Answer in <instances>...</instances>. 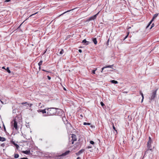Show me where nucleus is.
Returning a JSON list of instances; mask_svg holds the SVG:
<instances>
[{
  "label": "nucleus",
  "mask_w": 159,
  "mask_h": 159,
  "mask_svg": "<svg viewBox=\"0 0 159 159\" xmlns=\"http://www.w3.org/2000/svg\"><path fill=\"white\" fill-rule=\"evenodd\" d=\"M19 157V155L18 154H15L14 157L15 158H18Z\"/></svg>",
  "instance_id": "nucleus-18"
},
{
  "label": "nucleus",
  "mask_w": 159,
  "mask_h": 159,
  "mask_svg": "<svg viewBox=\"0 0 159 159\" xmlns=\"http://www.w3.org/2000/svg\"><path fill=\"white\" fill-rule=\"evenodd\" d=\"M26 103H27V102H23L21 104H22L23 105V104H26Z\"/></svg>",
  "instance_id": "nucleus-46"
},
{
  "label": "nucleus",
  "mask_w": 159,
  "mask_h": 159,
  "mask_svg": "<svg viewBox=\"0 0 159 159\" xmlns=\"http://www.w3.org/2000/svg\"><path fill=\"white\" fill-rule=\"evenodd\" d=\"M46 109H44L43 110H39V111L40 112H41L43 114H44V113H46Z\"/></svg>",
  "instance_id": "nucleus-14"
},
{
  "label": "nucleus",
  "mask_w": 159,
  "mask_h": 159,
  "mask_svg": "<svg viewBox=\"0 0 159 159\" xmlns=\"http://www.w3.org/2000/svg\"><path fill=\"white\" fill-rule=\"evenodd\" d=\"M129 32L127 33V34L126 35V36H125V37L124 38V40H125L127 37L129 35Z\"/></svg>",
  "instance_id": "nucleus-30"
},
{
  "label": "nucleus",
  "mask_w": 159,
  "mask_h": 159,
  "mask_svg": "<svg viewBox=\"0 0 159 159\" xmlns=\"http://www.w3.org/2000/svg\"><path fill=\"white\" fill-rule=\"evenodd\" d=\"M64 53V51L63 49H61V51H60L59 54L60 55H61Z\"/></svg>",
  "instance_id": "nucleus-13"
},
{
  "label": "nucleus",
  "mask_w": 159,
  "mask_h": 159,
  "mask_svg": "<svg viewBox=\"0 0 159 159\" xmlns=\"http://www.w3.org/2000/svg\"><path fill=\"white\" fill-rule=\"evenodd\" d=\"M3 125L4 126V131H6V129L5 126L4 124Z\"/></svg>",
  "instance_id": "nucleus-43"
},
{
  "label": "nucleus",
  "mask_w": 159,
  "mask_h": 159,
  "mask_svg": "<svg viewBox=\"0 0 159 159\" xmlns=\"http://www.w3.org/2000/svg\"><path fill=\"white\" fill-rule=\"evenodd\" d=\"M82 43L84 44L85 45H88L90 43V42L87 41L85 39H84L83 40Z\"/></svg>",
  "instance_id": "nucleus-8"
},
{
  "label": "nucleus",
  "mask_w": 159,
  "mask_h": 159,
  "mask_svg": "<svg viewBox=\"0 0 159 159\" xmlns=\"http://www.w3.org/2000/svg\"><path fill=\"white\" fill-rule=\"evenodd\" d=\"M99 13V12H98L97 14H96L95 15H94L93 16H92L89 18L88 19V20H87V21H90V20H94L96 18L97 16L98 15Z\"/></svg>",
  "instance_id": "nucleus-5"
},
{
  "label": "nucleus",
  "mask_w": 159,
  "mask_h": 159,
  "mask_svg": "<svg viewBox=\"0 0 159 159\" xmlns=\"http://www.w3.org/2000/svg\"><path fill=\"white\" fill-rule=\"evenodd\" d=\"M148 141H152L151 138L150 137H149Z\"/></svg>",
  "instance_id": "nucleus-38"
},
{
  "label": "nucleus",
  "mask_w": 159,
  "mask_h": 159,
  "mask_svg": "<svg viewBox=\"0 0 159 159\" xmlns=\"http://www.w3.org/2000/svg\"><path fill=\"white\" fill-rule=\"evenodd\" d=\"M75 8H74V9H73L71 10H68L67 11H65V12H64L61 15H63V14H64L66 13V12H70V11H72V10H74Z\"/></svg>",
  "instance_id": "nucleus-20"
},
{
  "label": "nucleus",
  "mask_w": 159,
  "mask_h": 159,
  "mask_svg": "<svg viewBox=\"0 0 159 159\" xmlns=\"http://www.w3.org/2000/svg\"><path fill=\"white\" fill-rule=\"evenodd\" d=\"M154 23H153L152 25V26H151V28L150 29H151L152 27H154Z\"/></svg>",
  "instance_id": "nucleus-39"
},
{
  "label": "nucleus",
  "mask_w": 159,
  "mask_h": 159,
  "mask_svg": "<svg viewBox=\"0 0 159 159\" xmlns=\"http://www.w3.org/2000/svg\"><path fill=\"white\" fill-rule=\"evenodd\" d=\"M64 90H66V89H65V88H64Z\"/></svg>",
  "instance_id": "nucleus-53"
},
{
  "label": "nucleus",
  "mask_w": 159,
  "mask_h": 159,
  "mask_svg": "<svg viewBox=\"0 0 159 159\" xmlns=\"http://www.w3.org/2000/svg\"><path fill=\"white\" fill-rule=\"evenodd\" d=\"M22 152L26 154H29L30 153V150L27 151H23Z\"/></svg>",
  "instance_id": "nucleus-9"
},
{
  "label": "nucleus",
  "mask_w": 159,
  "mask_h": 159,
  "mask_svg": "<svg viewBox=\"0 0 159 159\" xmlns=\"http://www.w3.org/2000/svg\"><path fill=\"white\" fill-rule=\"evenodd\" d=\"M158 15V13L155 14L152 20V21H153V20L157 17Z\"/></svg>",
  "instance_id": "nucleus-11"
},
{
  "label": "nucleus",
  "mask_w": 159,
  "mask_h": 159,
  "mask_svg": "<svg viewBox=\"0 0 159 159\" xmlns=\"http://www.w3.org/2000/svg\"><path fill=\"white\" fill-rule=\"evenodd\" d=\"M20 159H28V158L27 157H23L21 158Z\"/></svg>",
  "instance_id": "nucleus-41"
},
{
  "label": "nucleus",
  "mask_w": 159,
  "mask_h": 159,
  "mask_svg": "<svg viewBox=\"0 0 159 159\" xmlns=\"http://www.w3.org/2000/svg\"><path fill=\"white\" fill-rule=\"evenodd\" d=\"M76 159H80V157H78Z\"/></svg>",
  "instance_id": "nucleus-51"
},
{
  "label": "nucleus",
  "mask_w": 159,
  "mask_h": 159,
  "mask_svg": "<svg viewBox=\"0 0 159 159\" xmlns=\"http://www.w3.org/2000/svg\"><path fill=\"white\" fill-rule=\"evenodd\" d=\"M152 141H148V142L147 143V147L148 148V149L145 152V153H146L148 152V151L149 150H152V149L151 148V144L152 143Z\"/></svg>",
  "instance_id": "nucleus-3"
},
{
  "label": "nucleus",
  "mask_w": 159,
  "mask_h": 159,
  "mask_svg": "<svg viewBox=\"0 0 159 159\" xmlns=\"http://www.w3.org/2000/svg\"><path fill=\"white\" fill-rule=\"evenodd\" d=\"M27 19H26L24 21H23L21 24L18 27L17 29H19L20 28L21 26L24 23V22Z\"/></svg>",
  "instance_id": "nucleus-27"
},
{
  "label": "nucleus",
  "mask_w": 159,
  "mask_h": 159,
  "mask_svg": "<svg viewBox=\"0 0 159 159\" xmlns=\"http://www.w3.org/2000/svg\"><path fill=\"white\" fill-rule=\"evenodd\" d=\"M10 1H11V0H6L5 1V2H10Z\"/></svg>",
  "instance_id": "nucleus-44"
},
{
  "label": "nucleus",
  "mask_w": 159,
  "mask_h": 159,
  "mask_svg": "<svg viewBox=\"0 0 159 159\" xmlns=\"http://www.w3.org/2000/svg\"><path fill=\"white\" fill-rule=\"evenodd\" d=\"M38 106L39 107L42 108V106H43V105L40 102L39 103Z\"/></svg>",
  "instance_id": "nucleus-23"
},
{
  "label": "nucleus",
  "mask_w": 159,
  "mask_h": 159,
  "mask_svg": "<svg viewBox=\"0 0 159 159\" xmlns=\"http://www.w3.org/2000/svg\"><path fill=\"white\" fill-rule=\"evenodd\" d=\"M92 41H93V43H94V44L95 45L97 44L98 42H97L96 38H92Z\"/></svg>",
  "instance_id": "nucleus-10"
},
{
  "label": "nucleus",
  "mask_w": 159,
  "mask_h": 159,
  "mask_svg": "<svg viewBox=\"0 0 159 159\" xmlns=\"http://www.w3.org/2000/svg\"><path fill=\"white\" fill-rule=\"evenodd\" d=\"M111 82L112 83H113V84H117L118 83V82L117 81H116V80H111Z\"/></svg>",
  "instance_id": "nucleus-15"
},
{
  "label": "nucleus",
  "mask_w": 159,
  "mask_h": 159,
  "mask_svg": "<svg viewBox=\"0 0 159 159\" xmlns=\"http://www.w3.org/2000/svg\"><path fill=\"white\" fill-rule=\"evenodd\" d=\"M11 142L12 144H13L14 145H15L16 144V143H15V142L13 141L12 140H11Z\"/></svg>",
  "instance_id": "nucleus-31"
},
{
  "label": "nucleus",
  "mask_w": 159,
  "mask_h": 159,
  "mask_svg": "<svg viewBox=\"0 0 159 159\" xmlns=\"http://www.w3.org/2000/svg\"><path fill=\"white\" fill-rule=\"evenodd\" d=\"M92 148V147L91 146H89L88 147V148L89 149V148Z\"/></svg>",
  "instance_id": "nucleus-45"
},
{
  "label": "nucleus",
  "mask_w": 159,
  "mask_h": 159,
  "mask_svg": "<svg viewBox=\"0 0 159 159\" xmlns=\"http://www.w3.org/2000/svg\"><path fill=\"white\" fill-rule=\"evenodd\" d=\"M80 116H82V117L83 116L82 115H80Z\"/></svg>",
  "instance_id": "nucleus-54"
},
{
  "label": "nucleus",
  "mask_w": 159,
  "mask_h": 159,
  "mask_svg": "<svg viewBox=\"0 0 159 159\" xmlns=\"http://www.w3.org/2000/svg\"><path fill=\"white\" fill-rule=\"evenodd\" d=\"M39 66V70H41V66Z\"/></svg>",
  "instance_id": "nucleus-47"
},
{
  "label": "nucleus",
  "mask_w": 159,
  "mask_h": 159,
  "mask_svg": "<svg viewBox=\"0 0 159 159\" xmlns=\"http://www.w3.org/2000/svg\"><path fill=\"white\" fill-rule=\"evenodd\" d=\"M1 146L2 147H4L5 146V144L4 143H3L1 145Z\"/></svg>",
  "instance_id": "nucleus-35"
},
{
  "label": "nucleus",
  "mask_w": 159,
  "mask_h": 159,
  "mask_svg": "<svg viewBox=\"0 0 159 159\" xmlns=\"http://www.w3.org/2000/svg\"><path fill=\"white\" fill-rule=\"evenodd\" d=\"M79 52L80 53H81L82 52V50L81 49H80L79 50Z\"/></svg>",
  "instance_id": "nucleus-42"
},
{
  "label": "nucleus",
  "mask_w": 159,
  "mask_h": 159,
  "mask_svg": "<svg viewBox=\"0 0 159 159\" xmlns=\"http://www.w3.org/2000/svg\"><path fill=\"white\" fill-rule=\"evenodd\" d=\"M84 149H81L78 152H79V153H80V154H81L83 152H84Z\"/></svg>",
  "instance_id": "nucleus-25"
},
{
  "label": "nucleus",
  "mask_w": 159,
  "mask_h": 159,
  "mask_svg": "<svg viewBox=\"0 0 159 159\" xmlns=\"http://www.w3.org/2000/svg\"><path fill=\"white\" fill-rule=\"evenodd\" d=\"M6 140V139L4 137H2L0 136V141L4 142Z\"/></svg>",
  "instance_id": "nucleus-12"
},
{
  "label": "nucleus",
  "mask_w": 159,
  "mask_h": 159,
  "mask_svg": "<svg viewBox=\"0 0 159 159\" xmlns=\"http://www.w3.org/2000/svg\"><path fill=\"white\" fill-rule=\"evenodd\" d=\"M43 64V61L41 60L38 63V65L39 66H41Z\"/></svg>",
  "instance_id": "nucleus-21"
},
{
  "label": "nucleus",
  "mask_w": 159,
  "mask_h": 159,
  "mask_svg": "<svg viewBox=\"0 0 159 159\" xmlns=\"http://www.w3.org/2000/svg\"><path fill=\"white\" fill-rule=\"evenodd\" d=\"M113 129L115 130L116 131H117L116 130V128L115 127V126L113 125Z\"/></svg>",
  "instance_id": "nucleus-34"
},
{
  "label": "nucleus",
  "mask_w": 159,
  "mask_h": 159,
  "mask_svg": "<svg viewBox=\"0 0 159 159\" xmlns=\"http://www.w3.org/2000/svg\"><path fill=\"white\" fill-rule=\"evenodd\" d=\"M71 137L72 138V139L73 140V141H76L77 140L76 136L75 135L72 134L71 135Z\"/></svg>",
  "instance_id": "nucleus-7"
},
{
  "label": "nucleus",
  "mask_w": 159,
  "mask_h": 159,
  "mask_svg": "<svg viewBox=\"0 0 159 159\" xmlns=\"http://www.w3.org/2000/svg\"><path fill=\"white\" fill-rule=\"evenodd\" d=\"M47 110V115L48 116H51L56 115L57 112V110H58V113L57 115H60L63 114V111L61 110H60L58 108L54 107H51L48 108Z\"/></svg>",
  "instance_id": "nucleus-1"
},
{
  "label": "nucleus",
  "mask_w": 159,
  "mask_h": 159,
  "mask_svg": "<svg viewBox=\"0 0 159 159\" xmlns=\"http://www.w3.org/2000/svg\"><path fill=\"white\" fill-rule=\"evenodd\" d=\"M90 143L91 144H93H93H94V142L93 141H90Z\"/></svg>",
  "instance_id": "nucleus-32"
},
{
  "label": "nucleus",
  "mask_w": 159,
  "mask_h": 159,
  "mask_svg": "<svg viewBox=\"0 0 159 159\" xmlns=\"http://www.w3.org/2000/svg\"><path fill=\"white\" fill-rule=\"evenodd\" d=\"M97 69L96 68L95 70H93L92 71V73L93 74H94L95 73V71L97 70Z\"/></svg>",
  "instance_id": "nucleus-28"
},
{
  "label": "nucleus",
  "mask_w": 159,
  "mask_h": 159,
  "mask_svg": "<svg viewBox=\"0 0 159 159\" xmlns=\"http://www.w3.org/2000/svg\"><path fill=\"white\" fill-rule=\"evenodd\" d=\"M47 77H48V80H50L51 79V78L50 76H49L48 75L47 76Z\"/></svg>",
  "instance_id": "nucleus-37"
},
{
  "label": "nucleus",
  "mask_w": 159,
  "mask_h": 159,
  "mask_svg": "<svg viewBox=\"0 0 159 159\" xmlns=\"http://www.w3.org/2000/svg\"><path fill=\"white\" fill-rule=\"evenodd\" d=\"M140 94L141 95L142 97V99L141 102H142L143 101L144 97L143 95V93H142L141 91H140Z\"/></svg>",
  "instance_id": "nucleus-16"
},
{
  "label": "nucleus",
  "mask_w": 159,
  "mask_h": 159,
  "mask_svg": "<svg viewBox=\"0 0 159 159\" xmlns=\"http://www.w3.org/2000/svg\"><path fill=\"white\" fill-rule=\"evenodd\" d=\"M106 68L105 67V66H104V67H103V68H102V71H103V70L105 69V68Z\"/></svg>",
  "instance_id": "nucleus-36"
},
{
  "label": "nucleus",
  "mask_w": 159,
  "mask_h": 159,
  "mask_svg": "<svg viewBox=\"0 0 159 159\" xmlns=\"http://www.w3.org/2000/svg\"><path fill=\"white\" fill-rule=\"evenodd\" d=\"M14 145L16 147L17 149H18L19 148V146L16 143Z\"/></svg>",
  "instance_id": "nucleus-26"
},
{
  "label": "nucleus",
  "mask_w": 159,
  "mask_h": 159,
  "mask_svg": "<svg viewBox=\"0 0 159 159\" xmlns=\"http://www.w3.org/2000/svg\"><path fill=\"white\" fill-rule=\"evenodd\" d=\"M42 70L43 71H45V72H48V71H47V70H44V69H43Z\"/></svg>",
  "instance_id": "nucleus-48"
},
{
  "label": "nucleus",
  "mask_w": 159,
  "mask_h": 159,
  "mask_svg": "<svg viewBox=\"0 0 159 159\" xmlns=\"http://www.w3.org/2000/svg\"><path fill=\"white\" fill-rule=\"evenodd\" d=\"M2 69H5V70H6V69L5 68V67H4V66H3V67H2Z\"/></svg>",
  "instance_id": "nucleus-50"
},
{
  "label": "nucleus",
  "mask_w": 159,
  "mask_h": 159,
  "mask_svg": "<svg viewBox=\"0 0 159 159\" xmlns=\"http://www.w3.org/2000/svg\"><path fill=\"white\" fill-rule=\"evenodd\" d=\"M152 20H151V21L149 22L148 25H147V28H148L149 26L151 24L152 22Z\"/></svg>",
  "instance_id": "nucleus-29"
},
{
  "label": "nucleus",
  "mask_w": 159,
  "mask_h": 159,
  "mask_svg": "<svg viewBox=\"0 0 159 159\" xmlns=\"http://www.w3.org/2000/svg\"><path fill=\"white\" fill-rule=\"evenodd\" d=\"M76 154L77 155V156H79V155L80 154V153H79V152H78L77 153H76Z\"/></svg>",
  "instance_id": "nucleus-40"
},
{
  "label": "nucleus",
  "mask_w": 159,
  "mask_h": 159,
  "mask_svg": "<svg viewBox=\"0 0 159 159\" xmlns=\"http://www.w3.org/2000/svg\"><path fill=\"white\" fill-rule=\"evenodd\" d=\"M6 70L7 71V72L9 73H11V71L9 69V68L8 67H7V69H6Z\"/></svg>",
  "instance_id": "nucleus-19"
},
{
  "label": "nucleus",
  "mask_w": 159,
  "mask_h": 159,
  "mask_svg": "<svg viewBox=\"0 0 159 159\" xmlns=\"http://www.w3.org/2000/svg\"><path fill=\"white\" fill-rule=\"evenodd\" d=\"M113 66V65H108V66H105V67L106 68H112Z\"/></svg>",
  "instance_id": "nucleus-17"
},
{
  "label": "nucleus",
  "mask_w": 159,
  "mask_h": 159,
  "mask_svg": "<svg viewBox=\"0 0 159 159\" xmlns=\"http://www.w3.org/2000/svg\"><path fill=\"white\" fill-rule=\"evenodd\" d=\"M157 89L153 91L152 93V96L150 99L151 100L154 99L156 96V93Z\"/></svg>",
  "instance_id": "nucleus-4"
},
{
  "label": "nucleus",
  "mask_w": 159,
  "mask_h": 159,
  "mask_svg": "<svg viewBox=\"0 0 159 159\" xmlns=\"http://www.w3.org/2000/svg\"><path fill=\"white\" fill-rule=\"evenodd\" d=\"M11 125L13 126V128H15L16 130H18V128L17 127V121L16 119H14L11 122Z\"/></svg>",
  "instance_id": "nucleus-2"
},
{
  "label": "nucleus",
  "mask_w": 159,
  "mask_h": 159,
  "mask_svg": "<svg viewBox=\"0 0 159 159\" xmlns=\"http://www.w3.org/2000/svg\"><path fill=\"white\" fill-rule=\"evenodd\" d=\"M100 104H101V105L102 106V107H103L104 105V104L103 102H100Z\"/></svg>",
  "instance_id": "nucleus-33"
},
{
  "label": "nucleus",
  "mask_w": 159,
  "mask_h": 159,
  "mask_svg": "<svg viewBox=\"0 0 159 159\" xmlns=\"http://www.w3.org/2000/svg\"><path fill=\"white\" fill-rule=\"evenodd\" d=\"M109 42V39H108V41H107V43H108Z\"/></svg>",
  "instance_id": "nucleus-52"
},
{
  "label": "nucleus",
  "mask_w": 159,
  "mask_h": 159,
  "mask_svg": "<svg viewBox=\"0 0 159 159\" xmlns=\"http://www.w3.org/2000/svg\"><path fill=\"white\" fill-rule=\"evenodd\" d=\"M36 13H35V14H32V15H31L30 16H30H33V15H35V14Z\"/></svg>",
  "instance_id": "nucleus-49"
},
{
  "label": "nucleus",
  "mask_w": 159,
  "mask_h": 159,
  "mask_svg": "<svg viewBox=\"0 0 159 159\" xmlns=\"http://www.w3.org/2000/svg\"><path fill=\"white\" fill-rule=\"evenodd\" d=\"M74 141H73L72 139L71 140H70L69 142V144H73L74 143Z\"/></svg>",
  "instance_id": "nucleus-22"
},
{
  "label": "nucleus",
  "mask_w": 159,
  "mask_h": 159,
  "mask_svg": "<svg viewBox=\"0 0 159 159\" xmlns=\"http://www.w3.org/2000/svg\"><path fill=\"white\" fill-rule=\"evenodd\" d=\"M70 152V151H69V150L67 151L66 152H65L62 153L61 154L58 156V157H60L65 156L66 155H68Z\"/></svg>",
  "instance_id": "nucleus-6"
},
{
  "label": "nucleus",
  "mask_w": 159,
  "mask_h": 159,
  "mask_svg": "<svg viewBox=\"0 0 159 159\" xmlns=\"http://www.w3.org/2000/svg\"><path fill=\"white\" fill-rule=\"evenodd\" d=\"M84 125H90L91 124L89 123H86V122H84L83 123Z\"/></svg>",
  "instance_id": "nucleus-24"
}]
</instances>
